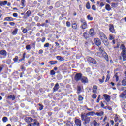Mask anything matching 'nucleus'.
<instances>
[{"label":"nucleus","mask_w":126,"mask_h":126,"mask_svg":"<svg viewBox=\"0 0 126 126\" xmlns=\"http://www.w3.org/2000/svg\"><path fill=\"white\" fill-rule=\"evenodd\" d=\"M24 2H25V0H21L22 6H23V7H24L25 6V5H24Z\"/></svg>","instance_id":"49530a36"},{"label":"nucleus","mask_w":126,"mask_h":126,"mask_svg":"<svg viewBox=\"0 0 126 126\" xmlns=\"http://www.w3.org/2000/svg\"><path fill=\"white\" fill-rule=\"evenodd\" d=\"M87 61L89 63H93V64H97V61L96 60L90 57H87Z\"/></svg>","instance_id":"7ed1b4c3"},{"label":"nucleus","mask_w":126,"mask_h":126,"mask_svg":"<svg viewBox=\"0 0 126 126\" xmlns=\"http://www.w3.org/2000/svg\"><path fill=\"white\" fill-rule=\"evenodd\" d=\"M103 57L104 58V59L107 61V62H109V57H108V54L105 52H103Z\"/></svg>","instance_id":"ddd939ff"},{"label":"nucleus","mask_w":126,"mask_h":126,"mask_svg":"<svg viewBox=\"0 0 126 126\" xmlns=\"http://www.w3.org/2000/svg\"><path fill=\"white\" fill-rule=\"evenodd\" d=\"M81 118L82 121H84V122L83 123L84 125L89 124V123H90V121H91V117L87 116L85 113H82L81 115Z\"/></svg>","instance_id":"f257e3e1"},{"label":"nucleus","mask_w":126,"mask_h":126,"mask_svg":"<svg viewBox=\"0 0 126 126\" xmlns=\"http://www.w3.org/2000/svg\"><path fill=\"white\" fill-rule=\"evenodd\" d=\"M121 53L126 54V48H124V49H122V52Z\"/></svg>","instance_id":"680f3d73"},{"label":"nucleus","mask_w":126,"mask_h":126,"mask_svg":"<svg viewBox=\"0 0 126 126\" xmlns=\"http://www.w3.org/2000/svg\"><path fill=\"white\" fill-rule=\"evenodd\" d=\"M49 47H50V43H46L44 45V48H49Z\"/></svg>","instance_id":"ea45409f"},{"label":"nucleus","mask_w":126,"mask_h":126,"mask_svg":"<svg viewBox=\"0 0 126 126\" xmlns=\"http://www.w3.org/2000/svg\"><path fill=\"white\" fill-rule=\"evenodd\" d=\"M92 98L93 99H96L97 98V95L96 94H93L92 95Z\"/></svg>","instance_id":"6e6d98bb"},{"label":"nucleus","mask_w":126,"mask_h":126,"mask_svg":"<svg viewBox=\"0 0 126 126\" xmlns=\"http://www.w3.org/2000/svg\"><path fill=\"white\" fill-rule=\"evenodd\" d=\"M123 86H126V79H124L122 81Z\"/></svg>","instance_id":"72a5a7b5"},{"label":"nucleus","mask_w":126,"mask_h":126,"mask_svg":"<svg viewBox=\"0 0 126 126\" xmlns=\"http://www.w3.org/2000/svg\"><path fill=\"white\" fill-rule=\"evenodd\" d=\"M118 4L116 3H111V6L112 7H116V6Z\"/></svg>","instance_id":"3c124183"},{"label":"nucleus","mask_w":126,"mask_h":126,"mask_svg":"<svg viewBox=\"0 0 126 126\" xmlns=\"http://www.w3.org/2000/svg\"><path fill=\"white\" fill-rule=\"evenodd\" d=\"M92 8L93 10H96V5H93L92 6Z\"/></svg>","instance_id":"4d7b16f0"},{"label":"nucleus","mask_w":126,"mask_h":126,"mask_svg":"<svg viewBox=\"0 0 126 126\" xmlns=\"http://www.w3.org/2000/svg\"><path fill=\"white\" fill-rule=\"evenodd\" d=\"M78 100L79 101H82V100H83V97L81 96V95L79 94V96H78Z\"/></svg>","instance_id":"37998d69"},{"label":"nucleus","mask_w":126,"mask_h":126,"mask_svg":"<svg viewBox=\"0 0 126 126\" xmlns=\"http://www.w3.org/2000/svg\"><path fill=\"white\" fill-rule=\"evenodd\" d=\"M13 16L14 17H17V16H18V15L17 13H14L13 14Z\"/></svg>","instance_id":"bf43d9fd"},{"label":"nucleus","mask_w":126,"mask_h":126,"mask_svg":"<svg viewBox=\"0 0 126 126\" xmlns=\"http://www.w3.org/2000/svg\"><path fill=\"white\" fill-rule=\"evenodd\" d=\"M45 41H46V38L45 37L42 38V39H41L42 43H45Z\"/></svg>","instance_id":"e2e57ef3"},{"label":"nucleus","mask_w":126,"mask_h":126,"mask_svg":"<svg viewBox=\"0 0 126 126\" xmlns=\"http://www.w3.org/2000/svg\"><path fill=\"white\" fill-rule=\"evenodd\" d=\"M59 89V83H56L54 87L53 88L54 91H57Z\"/></svg>","instance_id":"a878e982"},{"label":"nucleus","mask_w":126,"mask_h":126,"mask_svg":"<svg viewBox=\"0 0 126 126\" xmlns=\"http://www.w3.org/2000/svg\"><path fill=\"white\" fill-rule=\"evenodd\" d=\"M31 14V11L30 10H28L26 14H25V16L27 17H29V16H30V15Z\"/></svg>","instance_id":"2f4dec72"},{"label":"nucleus","mask_w":126,"mask_h":126,"mask_svg":"<svg viewBox=\"0 0 126 126\" xmlns=\"http://www.w3.org/2000/svg\"><path fill=\"white\" fill-rule=\"evenodd\" d=\"M103 97L105 98V100L106 102H110L111 100V96L107 94H104L103 95Z\"/></svg>","instance_id":"1a4fd4ad"},{"label":"nucleus","mask_w":126,"mask_h":126,"mask_svg":"<svg viewBox=\"0 0 126 126\" xmlns=\"http://www.w3.org/2000/svg\"><path fill=\"white\" fill-rule=\"evenodd\" d=\"M112 125V126H114V120H110V122Z\"/></svg>","instance_id":"338daca9"},{"label":"nucleus","mask_w":126,"mask_h":126,"mask_svg":"<svg viewBox=\"0 0 126 126\" xmlns=\"http://www.w3.org/2000/svg\"><path fill=\"white\" fill-rule=\"evenodd\" d=\"M25 121L26 123H27L28 124H30V123H32L33 121H34V119L32 118V117H27L25 118Z\"/></svg>","instance_id":"39448f33"},{"label":"nucleus","mask_w":126,"mask_h":126,"mask_svg":"<svg viewBox=\"0 0 126 126\" xmlns=\"http://www.w3.org/2000/svg\"><path fill=\"white\" fill-rule=\"evenodd\" d=\"M6 4H7V1H0V5H1V6H2L3 5H6Z\"/></svg>","instance_id":"5701e85b"},{"label":"nucleus","mask_w":126,"mask_h":126,"mask_svg":"<svg viewBox=\"0 0 126 126\" xmlns=\"http://www.w3.org/2000/svg\"><path fill=\"white\" fill-rule=\"evenodd\" d=\"M94 115L96 116H98V117H102L104 115V112L101 111L100 112H96L94 113Z\"/></svg>","instance_id":"dca6fc26"},{"label":"nucleus","mask_w":126,"mask_h":126,"mask_svg":"<svg viewBox=\"0 0 126 126\" xmlns=\"http://www.w3.org/2000/svg\"><path fill=\"white\" fill-rule=\"evenodd\" d=\"M80 80L82 83H87V82H88V79H87V78L86 77L82 76V78H81Z\"/></svg>","instance_id":"9d476101"},{"label":"nucleus","mask_w":126,"mask_h":126,"mask_svg":"<svg viewBox=\"0 0 126 126\" xmlns=\"http://www.w3.org/2000/svg\"><path fill=\"white\" fill-rule=\"evenodd\" d=\"M7 99H12V101H14L15 100V96L13 95H11L7 97Z\"/></svg>","instance_id":"c756f323"},{"label":"nucleus","mask_w":126,"mask_h":126,"mask_svg":"<svg viewBox=\"0 0 126 126\" xmlns=\"http://www.w3.org/2000/svg\"><path fill=\"white\" fill-rule=\"evenodd\" d=\"M86 7L87 8V9H90V3H89V2H87L86 5Z\"/></svg>","instance_id":"473e14b6"},{"label":"nucleus","mask_w":126,"mask_h":126,"mask_svg":"<svg viewBox=\"0 0 126 126\" xmlns=\"http://www.w3.org/2000/svg\"><path fill=\"white\" fill-rule=\"evenodd\" d=\"M104 109H108V110H109V111H111L112 110V108L109 106H105L104 107Z\"/></svg>","instance_id":"603ef678"},{"label":"nucleus","mask_w":126,"mask_h":126,"mask_svg":"<svg viewBox=\"0 0 126 126\" xmlns=\"http://www.w3.org/2000/svg\"><path fill=\"white\" fill-rule=\"evenodd\" d=\"M81 22L82 23L81 26L82 29H85L87 27L86 22L83 20H81Z\"/></svg>","instance_id":"423d86ee"},{"label":"nucleus","mask_w":126,"mask_h":126,"mask_svg":"<svg viewBox=\"0 0 126 126\" xmlns=\"http://www.w3.org/2000/svg\"><path fill=\"white\" fill-rule=\"evenodd\" d=\"M109 79H110V75L108 74L107 76L106 81L109 80Z\"/></svg>","instance_id":"774afa93"},{"label":"nucleus","mask_w":126,"mask_h":126,"mask_svg":"<svg viewBox=\"0 0 126 126\" xmlns=\"http://www.w3.org/2000/svg\"><path fill=\"white\" fill-rule=\"evenodd\" d=\"M89 34L92 36H95V32H94V30L93 29H91L89 32Z\"/></svg>","instance_id":"f8f14e48"},{"label":"nucleus","mask_w":126,"mask_h":126,"mask_svg":"<svg viewBox=\"0 0 126 126\" xmlns=\"http://www.w3.org/2000/svg\"><path fill=\"white\" fill-rule=\"evenodd\" d=\"M38 105H39V106H40V107H39L40 111H42V110H43V109H44V105H43L41 104H39Z\"/></svg>","instance_id":"4c0bfd02"},{"label":"nucleus","mask_w":126,"mask_h":126,"mask_svg":"<svg viewBox=\"0 0 126 126\" xmlns=\"http://www.w3.org/2000/svg\"><path fill=\"white\" fill-rule=\"evenodd\" d=\"M83 36L85 39H87L88 38V35H87V33L86 32L83 33Z\"/></svg>","instance_id":"58836bf2"},{"label":"nucleus","mask_w":126,"mask_h":126,"mask_svg":"<svg viewBox=\"0 0 126 126\" xmlns=\"http://www.w3.org/2000/svg\"><path fill=\"white\" fill-rule=\"evenodd\" d=\"M120 49H121V50L126 49V47L125 46V45L122 44L121 46H120Z\"/></svg>","instance_id":"5fc2aeb1"},{"label":"nucleus","mask_w":126,"mask_h":126,"mask_svg":"<svg viewBox=\"0 0 126 126\" xmlns=\"http://www.w3.org/2000/svg\"><path fill=\"white\" fill-rule=\"evenodd\" d=\"M99 37L101 38V41L107 38V36H106L103 33H100Z\"/></svg>","instance_id":"4468645a"},{"label":"nucleus","mask_w":126,"mask_h":126,"mask_svg":"<svg viewBox=\"0 0 126 126\" xmlns=\"http://www.w3.org/2000/svg\"><path fill=\"white\" fill-rule=\"evenodd\" d=\"M94 114H95V112H94L93 111L89 112V113L85 114L86 116H94Z\"/></svg>","instance_id":"c85d7f7f"},{"label":"nucleus","mask_w":126,"mask_h":126,"mask_svg":"<svg viewBox=\"0 0 126 126\" xmlns=\"http://www.w3.org/2000/svg\"><path fill=\"white\" fill-rule=\"evenodd\" d=\"M114 120L115 122H117L118 121H119V117H118L117 116H115Z\"/></svg>","instance_id":"052dcab7"},{"label":"nucleus","mask_w":126,"mask_h":126,"mask_svg":"<svg viewBox=\"0 0 126 126\" xmlns=\"http://www.w3.org/2000/svg\"><path fill=\"white\" fill-rule=\"evenodd\" d=\"M28 30H27V29H24L22 31V32L24 34H25L26 33H27Z\"/></svg>","instance_id":"de8ad7c7"},{"label":"nucleus","mask_w":126,"mask_h":126,"mask_svg":"<svg viewBox=\"0 0 126 126\" xmlns=\"http://www.w3.org/2000/svg\"><path fill=\"white\" fill-rule=\"evenodd\" d=\"M87 18L89 20H93V18L92 17H91V16L90 15H88L87 16Z\"/></svg>","instance_id":"79ce46f5"},{"label":"nucleus","mask_w":126,"mask_h":126,"mask_svg":"<svg viewBox=\"0 0 126 126\" xmlns=\"http://www.w3.org/2000/svg\"><path fill=\"white\" fill-rule=\"evenodd\" d=\"M51 75H55L56 74V72L54 70H52L50 72Z\"/></svg>","instance_id":"a18cd8bd"},{"label":"nucleus","mask_w":126,"mask_h":126,"mask_svg":"<svg viewBox=\"0 0 126 126\" xmlns=\"http://www.w3.org/2000/svg\"><path fill=\"white\" fill-rule=\"evenodd\" d=\"M123 58V61H126V53H121Z\"/></svg>","instance_id":"7c9ffc66"},{"label":"nucleus","mask_w":126,"mask_h":126,"mask_svg":"<svg viewBox=\"0 0 126 126\" xmlns=\"http://www.w3.org/2000/svg\"><path fill=\"white\" fill-rule=\"evenodd\" d=\"M109 31L112 33V34H116V32L115 31V28H114V25L110 24L109 26Z\"/></svg>","instance_id":"0eeeda50"},{"label":"nucleus","mask_w":126,"mask_h":126,"mask_svg":"<svg viewBox=\"0 0 126 126\" xmlns=\"http://www.w3.org/2000/svg\"><path fill=\"white\" fill-rule=\"evenodd\" d=\"M71 24H70V22H69V21H67L66 23V25L68 27H70Z\"/></svg>","instance_id":"c03bdc74"},{"label":"nucleus","mask_w":126,"mask_h":126,"mask_svg":"<svg viewBox=\"0 0 126 126\" xmlns=\"http://www.w3.org/2000/svg\"><path fill=\"white\" fill-rule=\"evenodd\" d=\"M75 123L76 124V126H81V120L79 119H76L75 120Z\"/></svg>","instance_id":"9b49d317"},{"label":"nucleus","mask_w":126,"mask_h":126,"mask_svg":"<svg viewBox=\"0 0 126 126\" xmlns=\"http://www.w3.org/2000/svg\"><path fill=\"white\" fill-rule=\"evenodd\" d=\"M6 21H13V18L11 17H7L4 18Z\"/></svg>","instance_id":"412c9836"},{"label":"nucleus","mask_w":126,"mask_h":126,"mask_svg":"<svg viewBox=\"0 0 126 126\" xmlns=\"http://www.w3.org/2000/svg\"><path fill=\"white\" fill-rule=\"evenodd\" d=\"M122 91H123L124 93H122L121 94L120 97V98H125V96H126V87H122Z\"/></svg>","instance_id":"20e7f679"},{"label":"nucleus","mask_w":126,"mask_h":126,"mask_svg":"<svg viewBox=\"0 0 126 126\" xmlns=\"http://www.w3.org/2000/svg\"><path fill=\"white\" fill-rule=\"evenodd\" d=\"M104 51H102V52H97L96 53V55L98 56V57H99L100 58H102L103 56L104 55V53H103Z\"/></svg>","instance_id":"6ab92c4d"},{"label":"nucleus","mask_w":126,"mask_h":126,"mask_svg":"<svg viewBox=\"0 0 126 126\" xmlns=\"http://www.w3.org/2000/svg\"><path fill=\"white\" fill-rule=\"evenodd\" d=\"M82 77V74H81V73H76L74 76V80H75V81L77 82L79 81V80H81Z\"/></svg>","instance_id":"f03ea898"},{"label":"nucleus","mask_w":126,"mask_h":126,"mask_svg":"<svg viewBox=\"0 0 126 126\" xmlns=\"http://www.w3.org/2000/svg\"><path fill=\"white\" fill-rule=\"evenodd\" d=\"M77 91L78 93H80V91H81V87L80 86H77Z\"/></svg>","instance_id":"e433bc0d"},{"label":"nucleus","mask_w":126,"mask_h":126,"mask_svg":"<svg viewBox=\"0 0 126 126\" xmlns=\"http://www.w3.org/2000/svg\"><path fill=\"white\" fill-rule=\"evenodd\" d=\"M18 32V29L16 28L15 30L12 32V34L14 36L17 34V32Z\"/></svg>","instance_id":"bb28decb"},{"label":"nucleus","mask_w":126,"mask_h":126,"mask_svg":"<svg viewBox=\"0 0 126 126\" xmlns=\"http://www.w3.org/2000/svg\"><path fill=\"white\" fill-rule=\"evenodd\" d=\"M14 62H17L18 61V57L15 56V58L13 59Z\"/></svg>","instance_id":"864d4df0"},{"label":"nucleus","mask_w":126,"mask_h":126,"mask_svg":"<svg viewBox=\"0 0 126 126\" xmlns=\"http://www.w3.org/2000/svg\"><path fill=\"white\" fill-rule=\"evenodd\" d=\"M94 42L96 46H100V45H101V40L99 39V38L94 39Z\"/></svg>","instance_id":"6e6552de"},{"label":"nucleus","mask_w":126,"mask_h":126,"mask_svg":"<svg viewBox=\"0 0 126 126\" xmlns=\"http://www.w3.org/2000/svg\"><path fill=\"white\" fill-rule=\"evenodd\" d=\"M9 24L11 26H14V25H15V23H14V22H10Z\"/></svg>","instance_id":"0e129e2a"},{"label":"nucleus","mask_w":126,"mask_h":126,"mask_svg":"<svg viewBox=\"0 0 126 126\" xmlns=\"http://www.w3.org/2000/svg\"><path fill=\"white\" fill-rule=\"evenodd\" d=\"M72 28L74 30H76L77 29V24L76 23H73L72 24Z\"/></svg>","instance_id":"b1692460"},{"label":"nucleus","mask_w":126,"mask_h":126,"mask_svg":"<svg viewBox=\"0 0 126 126\" xmlns=\"http://www.w3.org/2000/svg\"><path fill=\"white\" fill-rule=\"evenodd\" d=\"M0 55H2V56L6 57V55H7V52H6V51H5L4 50H2L0 51Z\"/></svg>","instance_id":"2eb2a0df"},{"label":"nucleus","mask_w":126,"mask_h":126,"mask_svg":"<svg viewBox=\"0 0 126 126\" xmlns=\"http://www.w3.org/2000/svg\"><path fill=\"white\" fill-rule=\"evenodd\" d=\"M43 51L42 50H40L39 51V52H38V54H39L40 55L43 54Z\"/></svg>","instance_id":"69168bd1"},{"label":"nucleus","mask_w":126,"mask_h":126,"mask_svg":"<svg viewBox=\"0 0 126 126\" xmlns=\"http://www.w3.org/2000/svg\"><path fill=\"white\" fill-rule=\"evenodd\" d=\"M98 50L100 52H104L102 47H99Z\"/></svg>","instance_id":"13d9d810"},{"label":"nucleus","mask_w":126,"mask_h":126,"mask_svg":"<svg viewBox=\"0 0 126 126\" xmlns=\"http://www.w3.org/2000/svg\"><path fill=\"white\" fill-rule=\"evenodd\" d=\"M25 55H26V54L24 53L23 54V58L21 59V61H24V59H25Z\"/></svg>","instance_id":"8fccbe9b"},{"label":"nucleus","mask_w":126,"mask_h":126,"mask_svg":"<svg viewBox=\"0 0 126 126\" xmlns=\"http://www.w3.org/2000/svg\"><path fill=\"white\" fill-rule=\"evenodd\" d=\"M102 41L105 46H108V45H109V42H108V38H107V37Z\"/></svg>","instance_id":"aec40b11"},{"label":"nucleus","mask_w":126,"mask_h":126,"mask_svg":"<svg viewBox=\"0 0 126 126\" xmlns=\"http://www.w3.org/2000/svg\"><path fill=\"white\" fill-rule=\"evenodd\" d=\"M115 39V37L112 34H110L109 35V40H114Z\"/></svg>","instance_id":"09e8293b"},{"label":"nucleus","mask_w":126,"mask_h":126,"mask_svg":"<svg viewBox=\"0 0 126 126\" xmlns=\"http://www.w3.org/2000/svg\"><path fill=\"white\" fill-rule=\"evenodd\" d=\"M33 121L34 122L33 123H32V126H39V125H40V123H38L37 120L34 119Z\"/></svg>","instance_id":"393cba45"},{"label":"nucleus","mask_w":126,"mask_h":126,"mask_svg":"<svg viewBox=\"0 0 126 126\" xmlns=\"http://www.w3.org/2000/svg\"><path fill=\"white\" fill-rule=\"evenodd\" d=\"M105 9L106 10H107V11H110V10L111 9V6L109 4H106L105 5Z\"/></svg>","instance_id":"cd10ccee"},{"label":"nucleus","mask_w":126,"mask_h":126,"mask_svg":"<svg viewBox=\"0 0 126 126\" xmlns=\"http://www.w3.org/2000/svg\"><path fill=\"white\" fill-rule=\"evenodd\" d=\"M57 59L59 60V61H63V58L61 57V56H57Z\"/></svg>","instance_id":"c9c22d12"},{"label":"nucleus","mask_w":126,"mask_h":126,"mask_svg":"<svg viewBox=\"0 0 126 126\" xmlns=\"http://www.w3.org/2000/svg\"><path fill=\"white\" fill-rule=\"evenodd\" d=\"M98 90V87L97 86H94L93 87V93H96Z\"/></svg>","instance_id":"a211bd4d"},{"label":"nucleus","mask_w":126,"mask_h":126,"mask_svg":"<svg viewBox=\"0 0 126 126\" xmlns=\"http://www.w3.org/2000/svg\"><path fill=\"white\" fill-rule=\"evenodd\" d=\"M8 119H7V117H4L3 118H2V121L4 123H6V122H7L8 121Z\"/></svg>","instance_id":"f704fd0d"},{"label":"nucleus","mask_w":126,"mask_h":126,"mask_svg":"<svg viewBox=\"0 0 126 126\" xmlns=\"http://www.w3.org/2000/svg\"><path fill=\"white\" fill-rule=\"evenodd\" d=\"M94 126H100V123L97 122V120H94L93 121Z\"/></svg>","instance_id":"4be33fe9"},{"label":"nucleus","mask_w":126,"mask_h":126,"mask_svg":"<svg viewBox=\"0 0 126 126\" xmlns=\"http://www.w3.org/2000/svg\"><path fill=\"white\" fill-rule=\"evenodd\" d=\"M49 63L51 64V65H55V64H57L58 63V61H50L49 62Z\"/></svg>","instance_id":"f3484780"},{"label":"nucleus","mask_w":126,"mask_h":126,"mask_svg":"<svg viewBox=\"0 0 126 126\" xmlns=\"http://www.w3.org/2000/svg\"><path fill=\"white\" fill-rule=\"evenodd\" d=\"M26 49L28 51H30V50L31 49V47H30V45H28L26 46Z\"/></svg>","instance_id":"a19ab883"}]
</instances>
